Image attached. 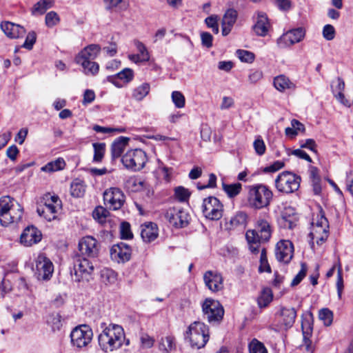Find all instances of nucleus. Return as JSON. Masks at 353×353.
<instances>
[{
  "label": "nucleus",
  "mask_w": 353,
  "mask_h": 353,
  "mask_svg": "<svg viewBox=\"0 0 353 353\" xmlns=\"http://www.w3.org/2000/svg\"><path fill=\"white\" fill-rule=\"evenodd\" d=\"M254 232H247L245 237L249 245V249L252 253H258L259 251L260 243L262 242L260 239L254 236Z\"/></svg>",
  "instance_id": "ea45409f"
},
{
  "label": "nucleus",
  "mask_w": 353,
  "mask_h": 353,
  "mask_svg": "<svg viewBox=\"0 0 353 353\" xmlns=\"http://www.w3.org/2000/svg\"><path fill=\"white\" fill-rule=\"evenodd\" d=\"M328 229V221L322 213V211H321L317 214L316 219L312 223V228L310 232V236L312 241V247H313L314 241L317 245H320L327 239L329 235Z\"/></svg>",
  "instance_id": "423d86ee"
},
{
  "label": "nucleus",
  "mask_w": 353,
  "mask_h": 353,
  "mask_svg": "<svg viewBox=\"0 0 353 353\" xmlns=\"http://www.w3.org/2000/svg\"><path fill=\"white\" fill-rule=\"evenodd\" d=\"M206 287L212 292H217L223 289V279L220 273L207 271L203 275Z\"/></svg>",
  "instance_id": "aec40b11"
},
{
  "label": "nucleus",
  "mask_w": 353,
  "mask_h": 353,
  "mask_svg": "<svg viewBox=\"0 0 353 353\" xmlns=\"http://www.w3.org/2000/svg\"><path fill=\"white\" fill-rule=\"evenodd\" d=\"M345 185L347 190L353 196V170L346 172Z\"/></svg>",
  "instance_id": "774afa93"
},
{
  "label": "nucleus",
  "mask_w": 353,
  "mask_h": 353,
  "mask_svg": "<svg viewBox=\"0 0 353 353\" xmlns=\"http://www.w3.org/2000/svg\"><path fill=\"white\" fill-rule=\"evenodd\" d=\"M175 197L180 201H187L190 196V192L189 190L182 186H179L174 190Z\"/></svg>",
  "instance_id": "052dcab7"
},
{
  "label": "nucleus",
  "mask_w": 353,
  "mask_h": 353,
  "mask_svg": "<svg viewBox=\"0 0 353 353\" xmlns=\"http://www.w3.org/2000/svg\"><path fill=\"white\" fill-rule=\"evenodd\" d=\"M249 352L250 353H268L263 343L255 339L249 344Z\"/></svg>",
  "instance_id": "09e8293b"
},
{
  "label": "nucleus",
  "mask_w": 353,
  "mask_h": 353,
  "mask_svg": "<svg viewBox=\"0 0 353 353\" xmlns=\"http://www.w3.org/2000/svg\"><path fill=\"white\" fill-rule=\"evenodd\" d=\"M322 34L325 39L332 41L335 37L336 31L333 26L327 24L323 27Z\"/></svg>",
  "instance_id": "e2e57ef3"
},
{
  "label": "nucleus",
  "mask_w": 353,
  "mask_h": 353,
  "mask_svg": "<svg viewBox=\"0 0 353 353\" xmlns=\"http://www.w3.org/2000/svg\"><path fill=\"white\" fill-rule=\"evenodd\" d=\"M80 65L82 66L83 72L86 75H95L99 70V64L93 61H85L83 64Z\"/></svg>",
  "instance_id": "a18cd8bd"
},
{
  "label": "nucleus",
  "mask_w": 353,
  "mask_h": 353,
  "mask_svg": "<svg viewBox=\"0 0 353 353\" xmlns=\"http://www.w3.org/2000/svg\"><path fill=\"white\" fill-rule=\"evenodd\" d=\"M248 216L243 212H237L232 216L230 221V225L232 228H244L246 225Z\"/></svg>",
  "instance_id": "58836bf2"
},
{
  "label": "nucleus",
  "mask_w": 353,
  "mask_h": 353,
  "mask_svg": "<svg viewBox=\"0 0 353 353\" xmlns=\"http://www.w3.org/2000/svg\"><path fill=\"white\" fill-rule=\"evenodd\" d=\"M247 232H254L256 237L260 239L263 242H267L272 235V227L267 219L259 218L256 222L255 229Z\"/></svg>",
  "instance_id": "4be33fe9"
},
{
  "label": "nucleus",
  "mask_w": 353,
  "mask_h": 353,
  "mask_svg": "<svg viewBox=\"0 0 353 353\" xmlns=\"http://www.w3.org/2000/svg\"><path fill=\"white\" fill-rule=\"evenodd\" d=\"M296 317V311L293 307H282L279 315L280 327L285 330L292 327Z\"/></svg>",
  "instance_id": "393cba45"
},
{
  "label": "nucleus",
  "mask_w": 353,
  "mask_h": 353,
  "mask_svg": "<svg viewBox=\"0 0 353 353\" xmlns=\"http://www.w3.org/2000/svg\"><path fill=\"white\" fill-rule=\"evenodd\" d=\"M46 322L53 331L59 330L62 326L61 316L58 313H52L47 316Z\"/></svg>",
  "instance_id": "c03bdc74"
},
{
  "label": "nucleus",
  "mask_w": 353,
  "mask_h": 353,
  "mask_svg": "<svg viewBox=\"0 0 353 353\" xmlns=\"http://www.w3.org/2000/svg\"><path fill=\"white\" fill-rule=\"evenodd\" d=\"M307 271V267L305 263H302L301 264V270L298 272V274L294 277L291 282V286L294 287L297 285H299L301 281L303 279V278L306 276Z\"/></svg>",
  "instance_id": "864d4df0"
},
{
  "label": "nucleus",
  "mask_w": 353,
  "mask_h": 353,
  "mask_svg": "<svg viewBox=\"0 0 353 353\" xmlns=\"http://www.w3.org/2000/svg\"><path fill=\"white\" fill-rule=\"evenodd\" d=\"M85 187L83 182L79 180H74L70 185V192L74 197H81L84 195Z\"/></svg>",
  "instance_id": "a19ab883"
},
{
  "label": "nucleus",
  "mask_w": 353,
  "mask_h": 353,
  "mask_svg": "<svg viewBox=\"0 0 353 353\" xmlns=\"http://www.w3.org/2000/svg\"><path fill=\"white\" fill-rule=\"evenodd\" d=\"M62 208V202L54 194L46 193L40 199L37 208L38 214L48 221L55 219Z\"/></svg>",
  "instance_id": "20e7f679"
},
{
  "label": "nucleus",
  "mask_w": 353,
  "mask_h": 353,
  "mask_svg": "<svg viewBox=\"0 0 353 353\" xmlns=\"http://www.w3.org/2000/svg\"><path fill=\"white\" fill-rule=\"evenodd\" d=\"M237 11L233 8L227 10L223 15L222 23L230 26H234L237 19Z\"/></svg>",
  "instance_id": "49530a36"
},
{
  "label": "nucleus",
  "mask_w": 353,
  "mask_h": 353,
  "mask_svg": "<svg viewBox=\"0 0 353 353\" xmlns=\"http://www.w3.org/2000/svg\"><path fill=\"white\" fill-rule=\"evenodd\" d=\"M134 77V72L132 69L126 68L115 75L108 76L107 79L118 88L123 87V84L130 82Z\"/></svg>",
  "instance_id": "a878e982"
},
{
  "label": "nucleus",
  "mask_w": 353,
  "mask_h": 353,
  "mask_svg": "<svg viewBox=\"0 0 353 353\" xmlns=\"http://www.w3.org/2000/svg\"><path fill=\"white\" fill-rule=\"evenodd\" d=\"M94 259L75 255L73 257L72 277L76 282L89 281L94 271Z\"/></svg>",
  "instance_id": "39448f33"
},
{
  "label": "nucleus",
  "mask_w": 353,
  "mask_h": 353,
  "mask_svg": "<svg viewBox=\"0 0 353 353\" xmlns=\"http://www.w3.org/2000/svg\"><path fill=\"white\" fill-rule=\"evenodd\" d=\"M273 294L269 288H263L257 299V303L259 307H267L272 301Z\"/></svg>",
  "instance_id": "f704fd0d"
},
{
  "label": "nucleus",
  "mask_w": 353,
  "mask_h": 353,
  "mask_svg": "<svg viewBox=\"0 0 353 353\" xmlns=\"http://www.w3.org/2000/svg\"><path fill=\"white\" fill-rule=\"evenodd\" d=\"M201 306L203 317L210 323H219L222 320L224 309L218 301L206 299Z\"/></svg>",
  "instance_id": "9d476101"
},
{
  "label": "nucleus",
  "mask_w": 353,
  "mask_h": 353,
  "mask_svg": "<svg viewBox=\"0 0 353 353\" xmlns=\"http://www.w3.org/2000/svg\"><path fill=\"white\" fill-rule=\"evenodd\" d=\"M253 146L256 153L259 155H263L265 152V145L263 140L260 137H257L254 141Z\"/></svg>",
  "instance_id": "69168bd1"
},
{
  "label": "nucleus",
  "mask_w": 353,
  "mask_h": 353,
  "mask_svg": "<svg viewBox=\"0 0 353 353\" xmlns=\"http://www.w3.org/2000/svg\"><path fill=\"white\" fill-rule=\"evenodd\" d=\"M92 146L94 149L93 161L95 163L101 162L105 152V143H94Z\"/></svg>",
  "instance_id": "79ce46f5"
},
{
  "label": "nucleus",
  "mask_w": 353,
  "mask_h": 353,
  "mask_svg": "<svg viewBox=\"0 0 353 353\" xmlns=\"http://www.w3.org/2000/svg\"><path fill=\"white\" fill-rule=\"evenodd\" d=\"M223 190L230 198H233L240 194L242 190V185L240 183L232 184L223 183Z\"/></svg>",
  "instance_id": "37998d69"
},
{
  "label": "nucleus",
  "mask_w": 353,
  "mask_h": 353,
  "mask_svg": "<svg viewBox=\"0 0 353 353\" xmlns=\"http://www.w3.org/2000/svg\"><path fill=\"white\" fill-rule=\"evenodd\" d=\"M236 54L242 62L252 63L255 59L253 52L245 50H237Z\"/></svg>",
  "instance_id": "603ef678"
},
{
  "label": "nucleus",
  "mask_w": 353,
  "mask_h": 353,
  "mask_svg": "<svg viewBox=\"0 0 353 353\" xmlns=\"http://www.w3.org/2000/svg\"><path fill=\"white\" fill-rule=\"evenodd\" d=\"M175 339L172 336H166L162 337L159 343V349L160 351L168 353L175 348Z\"/></svg>",
  "instance_id": "4c0bfd02"
},
{
  "label": "nucleus",
  "mask_w": 353,
  "mask_h": 353,
  "mask_svg": "<svg viewBox=\"0 0 353 353\" xmlns=\"http://www.w3.org/2000/svg\"><path fill=\"white\" fill-rule=\"evenodd\" d=\"M319 317L325 325L329 326L333 321V312L328 308H323L319 310Z\"/></svg>",
  "instance_id": "de8ad7c7"
},
{
  "label": "nucleus",
  "mask_w": 353,
  "mask_h": 353,
  "mask_svg": "<svg viewBox=\"0 0 353 353\" xmlns=\"http://www.w3.org/2000/svg\"><path fill=\"white\" fill-rule=\"evenodd\" d=\"M42 239L41 232L34 225L28 226L23 230V245L32 246Z\"/></svg>",
  "instance_id": "bb28decb"
},
{
  "label": "nucleus",
  "mask_w": 353,
  "mask_h": 353,
  "mask_svg": "<svg viewBox=\"0 0 353 353\" xmlns=\"http://www.w3.org/2000/svg\"><path fill=\"white\" fill-rule=\"evenodd\" d=\"M1 28L6 35L11 39L19 38L21 32V27L19 25L9 21L2 22Z\"/></svg>",
  "instance_id": "473e14b6"
},
{
  "label": "nucleus",
  "mask_w": 353,
  "mask_h": 353,
  "mask_svg": "<svg viewBox=\"0 0 353 353\" xmlns=\"http://www.w3.org/2000/svg\"><path fill=\"white\" fill-rule=\"evenodd\" d=\"M276 259L283 263H288L294 256V245L289 240H280L276 245Z\"/></svg>",
  "instance_id": "a211bd4d"
},
{
  "label": "nucleus",
  "mask_w": 353,
  "mask_h": 353,
  "mask_svg": "<svg viewBox=\"0 0 353 353\" xmlns=\"http://www.w3.org/2000/svg\"><path fill=\"white\" fill-rule=\"evenodd\" d=\"M103 200L109 208L117 210L123 206L125 202V195L119 188H110L104 192Z\"/></svg>",
  "instance_id": "f3484780"
},
{
  "label": "nucleus",
  "mask_w": 353,
  "mask_h": 353,
  "mask_svg": "<svg viewBox=\"0 0 353 353\" xmlns=\"http://www.w3.org/2000/svg\"><path fill=\"white\" fill-rule=\"evenodd\" d=\"M150 90V83H143L133 90L132 97L137 101H141L149 94Z\"/></svg>",
  "instance_id": "c9c22d12"
},
{
  "label": "nucleus",
  "mask_w": 353,
  "mask_h": 353,
  "mask_svg": "<svg viewBox=\"0 0 353 353\" xmlns=\"http://www.w3.org/2000/svg\"><path fill=\"white\" fill-rule=\"evenodd\" d=\"M132 255L131 248L125 243L114 245L110 250L112 260L120 263L128 261Z\"/></svg>",
  "instance_id": "6ab92c4d"
},
{
  "label": "nucleus",
  "mask_w": 353,
  "mask_h": 353,
  "mask_svg": "<svg viewBox=\"0 0 353 353\" xmlns=\"http://www.w3.org/2000/svg\"><path fill=\"white\" fill-rule=\"evenodd\" d=\"M100 245L96 239L91 236L81 238L78 244V253L76 255L94 259L99 253Z\"/></svg>",
  "instance_id": "ddd939ff"
},
{
  "label": "nucleus",
  "mask_w": 353,
  "mask_h": 353,
  "mask_svg": "<svg viewBox=\"0 0 353 353\" xmlns=\"http://www.w3.org/2000/svg\"><path fill=\"white\" fill-rule=\"evenodd\" d=\"M271 24L268 16L263 12H257L255 23L252 27L254 32L259 37H265L270 29Z\"/></svg>",
  "instance_id": "5701e85b"
},
{
  "label": "nucleus",
  "mask_w": 353,
  "mask_h": 353,
  "mask_svg": "<svg viewBox=\"0 0 353 353\" xmlns=\"http://www.w3.org/2000/svg\"><path fill=\"white\" fill-rule=\"evenodd\" d=\"M165 218L170 224L176 228L186 227L190 221L189 214L179 207L168 209L165 213Z\"/></svg>",
  "instance_id": "2eb2a0df"
},
{
  "label": "nucleus",
  "mask_w": 353,
  "mask_h": 353,
  "mask_svg": "<svg viewBox=\"0 0 353 353\" xmlns=\"http://www.w3.org/2000/svg\"><path fill=\"white\" fill-rule=\"evenodd\" d=\"M141 236L145 243L154 241L159 236V230L156 223L148 222L141 226Z\"/></svg>",
  "instance_id": "cd10ccee"
},
{
  "label": "nucleus",
  "mask_w": 353,
  "mask_h": 353,
  "mask_svg": "<svg viewBox=\"0 0 353 353\" xmlns=\"http://www.w3.org/2000/svg\"><path fill=\"white\" fill-rule=\"evenodd\" d=\"M124 167L133 171L141 170L147 162L145 152L141 149L128 150L121 159Z\"/></svg>",
  "instance_id": "1a4fd4ad"
},
{
  "label": "nucleus",
  "mask_w": 353,
  "mask_h": 353,
  "mask_svg": "<svg viewBox=\"0 0 353 353\" xmlns=\"http://www.w3.org/2000/svg\"><path fill=\"white\" fill-rule=\"evenodd\" d=\"M92 337V330L87 325H81L76 327L70 334L72 345L78 348L87 346L91 342Z\"/></svg>",
  "instance_id": "4468645a"
},
{
  "label": "nucleus",
  "mask_w": 353,
  "mask_h": 353,
  "mask_svg": "<svg viewBox=\"0 0 353 353\" xmlns=\"http://www.w3.org/2000/svg\"><path fill=\"white\" fill-rule=\"evenodd\" d=\"M273 198V192L263 183L248 186V203L250 208L260 210L267 208Z\"/></svg>",
  "instance_id": "f03ea898"
},
{
  "label": "nucleus",
  "mask_w": 353,
  "mask_h": 353,
  "mask_svg": "<svg viewBox=\"0 0 353 353\" xmlns=\"http://www.w3.org/2000/svg\"><path fill=\"white\" fill-rule=\"evenodd\" d=\"M121 237L123 239H131L133 234L131 231L130 225L128 222H122L120 225Z\"/></svg>",
  "instance_id": "bf43d9fd"
},
{
  "label": "nucleus",
  "mask_w": 353,
  "mask_h": 353,
  "mask_svg": "<svg viewBox=\"0 0 353 353\" xmlns=\"http://www.w3.org/2000/svg\"><path fill=\"white\" fill-rule=\"evenodd\" d=\"M311 333H312V329L310 327H309L307 329V330H305L304 327H303V345L305 347V350L310 353H312V352H313V347L312 346V341L310 339V337L311 336Z\"/></svg>",
  "instance_id": "6e6d98bb"
},
{
  "label": "nucleus",
  "mask_w": 353,
  "mask_h": 353,
  "mask_svg": "<svg viewBox=\"0 0 353 353\" xmlns=\"http://www.w3.org/2000/svg\"><path fill=\"white\" fill-rule=\"evenodd\" d=\"M65 162L63 158H58L43 166L41 170L46 172H53L64 168Z\"/></svg>",
  "instance_id": "e433bc0d"
},
{
  "label": "nucleus",
  "mask_w": 353,
  "mask_h": 353,
  "mask_svg": "<svg viewBox=\"0 0 353 353\" xmlns=\"http://www.w3.org/2000/svg\"><path fill=\"white\" fill-rule=\"evenodd\" d=\"M300 183V176L292 172L285 171L280 173L276 178L275 187L280 192L291 194L299 189Z\"/></svg>",
  "instance_id": "0eeeda50"
},
{
  "label": "nucleus",
  "mask_w": 353,
  "mask_h": 353,
  "mask_svg": "<svg viewBox=\"0 0 353 353\" xmlns=\"http://www.w3.org/2000/svg\"><path fill=\"white\" fill-rule=\"evenodd\" d=\"M37 41V34L34 31L29 32L26 37V40L23 42V48L27 50H32L34 44Z\"/></svg>",
  "instance_id": "680f3d73"
},
{
  "label": "nucleus",
  "mask_w": 353,
  "mask_h": 353,
  "mask_svg": "<svg viewBox=\"0 0 353 353\" xmlns=\"http://www.w3.org/2000/svg\"><path fill=\"white\" fill-rule=\"evenodd\" d=\"M60 21V17L54 11L48 12L45 18V23L47 27L52 28L57 25Z\"/></svg>",
  "instance_id": "3c124183"
},
{
  "label": "nucleus",
  "mask_w": 353,
  "mask_h": 353,
  "mask_svg": "<svg viewBox=\"0 0 353 353\" xmlns=\"http://www.w3.org/2000/svg\"><path fill=\"white\" fill-rule=\"evenodd\" d=\"M102 332L98 336L100 348L105 353L120 349L125 341V332L122 326L110 323L105 326L101 323Z\"/></svg>",
  "instance_id": "f257e3e1"
},
{
  "label": "nucleus",
  "mask_w": 353,
  "mask_h": 353,
  "mask_svg": "<svg viewBox=\"0 0 353 353\" xmlns=\"http://www.w3.org/2000/svg\"><path fill=\"white\" fill-rule=\"evenodd\" d=\"M172 100L176 108H183L185 105V97L179 91H174L172 93Z\"/></svg>",
  "instance_id": "4d7b16f0"
},
{
  "label": "nucleus",
  "mask_w": 353,
  "mask_h": 353,
  "mask_svg": "<svg viewBox=\"0 0 353 353\" xmlns=\"http://www.w3.org/2000/svg\"><path fill=\"white\" fill-rule=\"evenodd\" d=\"M201 210L205 218L211 221H218L223 216V205L215 196L204 199Z\"/></svg>",
  "instance_id": "f8f14e48"
},
{
  "label": "nucleus",
  "mask_w": 353,
  "mask_h": 353,
  "mask_svg": "<svg viewBox=\"0 0 353 353\" xmlns=\"http://www.w3.org/2000/svg\"><path fill=\"white\" fill-rule=\"evenodd\" d=\"M101 51V47L97 44H91L84 48L76 57L77 64H83L85 61H93Z\"/></svg>",
  "instance_id": "b1692460"
},
{
  "label": "nucleus",
  "mask_w": 353,
  "mask_h": 353,
  "mask_svg": "<svg viewBox=\"0 0 353 353\" xmlns=\"http://www.w3.org/2000/svg\"><path fill=\"white\" fill-rule=\"evenodd\" d=\"M129 141V138L120 137L111 145V155L113 159L121 157Z\"/></svg>",
  "instance_id": "2f4dec72"
},
{
  "label": "nucleus",
  "mask_w": 353,
  "mask_h": 353,
  "mask_svg": "<svg viewBox=\"0 0 353 353\" xmlns=\"http://www.w3.org/2000/svg\"><path fill=\"white\" fill-rule=\"evenodd\" d=\"M11 203L10 196H3L0 199V223L3 226L14 223L18 225L21 222L22 211H19L14 215Z\"/></svg>",
  "instance_id": "9b49d317"
},
{
  "label": "nucleus",
  "mask_w": 353,
  "mask_h": 353,
  "mask_svg": "<svg viewBox=\"0 0 353 353\" xmlns=\"http://www.w3.org/2000/svg\"><path fill=\"white\" fill-rule=\"evenodd\" d=\"M54 4V0H40L32 8V14L33 15H41L46 11L52 8Z\"/></svg>",
  "instance_id": "72a5a7b5"
},
{
  "label": "nucleus",
  "mask_w": 353,
  "mask_h": 353,
  "mask_svg": "<svg viewBox=\"0 0 353 353\" xmlns=\"http://www.w3.org/2000/svg\"><path fill=\"white\" fill-rule=\"evenodd\" d=\"M218 20L219 17L216 15H211L205 19V24L214 34H218L219 31Z\"/></svg>",
  "instance_id": "13d9d810"
},
{
  "label": "nucleus",
  "mask_w": 353,
  "mask_h": 353,
  "mask_svg": "<svg viewBox=\"0 0 353 353\" xmlns=\"http://www.w3.org/2000/svg\"><path fill=\"white\" fill-rule=\"evenodd\" d=\"M108 214L109 212L102 206L97 207L92 212L93 218L99 223L105 222Z\"/></svg>",
  "instance_id": "8fccbe9b"
},
{
  "label": "nucleus",
  "mask_w": 353,
  "mask_h": 353,
  "mask_svg": "<svg viewBox=\"0 0 353 353\" xmlns=\"http://www.w3.org/2000/svg\"><path fill=\"white\" fill-rule=\"evenodd\" d=\"M185 338L188 340L192 347L203 348L210 339L209 327L203 322L194 321L188 326Z\"/></svg>",
  "instance_id": "7ed1b4c3"
},
{
  "label": "nucleus",
  "mask_w": 353,
  "mask_h": 353,
  "mask_svg": "<svg viewBox=\"0 0 353 353\" xmlns=\"http://www.w3.org/2000/svg\"><path fill=\"white\" fill-rule=\"evenodd\" d=\"M35 277L39 281H49L54 272V265L44 253H39L35 259V265L32 266Z\"/></svg>",
  "instance_id": "6e6552de"
},
{
  "label": "nucleus",
  "mask_w": 353,
  "mask_h": 353,
  "mask_svg": "<svg viewBox=\"0 0 353 353\" xmlns=\"http://www.w3.org/2000/svg\"><path fill=\"white\" fill-rule=\"evenodd\" d=\"M298 221V215L294 208L286 205L281 212L279 224L281 227L287 229L294 228Z\"/></svg>",
  "instance_id": "412c9836"
},
{
  "label": "nucleus",
  "mask_w": 353,
  "mask_h": 353,
  "mask_svg": "<svg viewBox=\"0 0 353 353\" xmlns=\"http://www.w3.org/2000/svg\"><path fill=\"white\" fill-rule=\"evenodd\" d=\"M134 43L139 53L129 54L128 59L137 64L148 61L150 60V54L145 46L138 40H135Z\"/></svg>",
  "instance_id": "c85d7f7f"
},
{
  "label": "nucleus",
  "mask_w": 353,
  "mask_h": 353,
  "mask_svg": "<svg viewBox=\"0 0 353 353\" xmlns=\"http://www.w3.org/2000/svg\"><path fill=\"white\" fill-rule=\"evenodd\" d=\"M311 333H312V329L310 327H309L307 329V330H305L304 327H303V345L305 347V350L310 353H312V352H313V347L312 346V341L310 339V337L311 336Z\"/></svg>",
  "instance_id": "5fc2aeb1"
},
{
  "label": "nucleus",
  "mask_w": 353,
  "mask_h": 353,
  "mask_svg": "<svg viewBox=\"0 0 353 353\" xmlns=\"http://www.w3.org/2000/svg\"><path fill=\"white\" fill-rule=\"evenodd\" d=\"M274 85L275 88L280 92L285 90H294L296 84L291 81L290 79L285 75L281 74L274 79Z\"/></svg>",
  "instance_id": "7c9ffc66"
},
{
  "label": "nucleus",
  "mask_w": 353,
  "mask_h": 353,
  "mask_svg": "<svg viewBox=\"0 0 353 353\" xmlns=\"http://www.w3.org/2000/svg\"><path fill=\"white\" fill-rule=\"evenodd\" d=\"M101 276L104 282L112 283L116 279V274L114 271L108 268L101 270Z\"/></svg>",
  "instance_id": "0e129e2a"
},
{
  "label": "nucleus",
  "mask_w": 353,
  "mask_h": 353,
  "mask_svg": "<svg viewBox=\"0 0 353 353\" xmlns=\"http://www.w3.org/2000/svg\"><path fill=\"white\" fill-rule=\"evenodd\" d=\"M140 341L141 347L145 349L152 347L154 343V339L153 337L149 336L147 334H142L140 337Z\"/></svg>",
  "instance_id": "338daca9"
},
{
  "label": "nucleus",
  "mask_w": 353,
  "mask_h": 353,
  "mask_svg": "<svg viewBox=\"0 0 353 353\" xmlns=\"http://www.w3.org/2000/svg\"><path fill=\"white\" fill-rule=\"evenodd\" d=\"M305 35V31L303 28L290 30L283 33L276 41V45L279 48H285L294 43L301 41Z\"/></svg>",
  "instance_id": "dca6fc26"
},
{
  "label": "nucleus",
  "mask_w": 353,
  "mask_h": 353,
  "mask_svg": "<svg viewBox=\"0 0 353 353\" xmlns=\"http://www.w3.org/2000/svg\"><path fill=\"white\" fill-rule=\"evenodd\" d=\"M332 92L334 94L337 99L345 105L346 108H351L350 102L345 99L343 91L345 88V82L341 78L338 77L335 81H333L331 85Z\"/></svg>",
  "instance_id": "c756f323"
}]
</instances>
